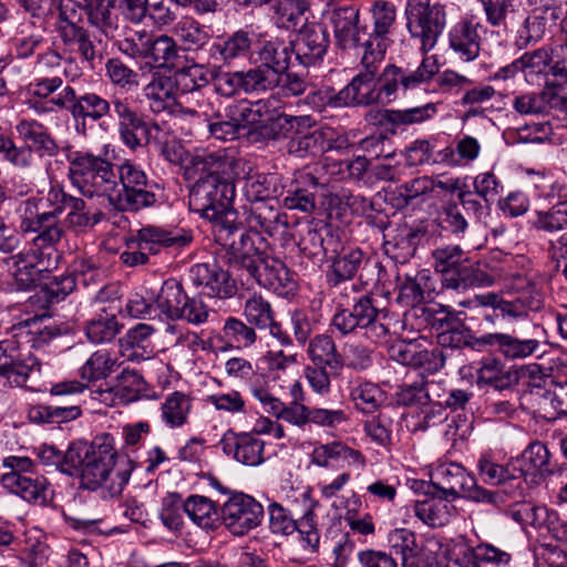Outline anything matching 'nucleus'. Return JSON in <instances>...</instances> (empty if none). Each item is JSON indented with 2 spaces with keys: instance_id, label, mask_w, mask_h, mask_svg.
<instances>
[{
  "instance_id": "0e129e2a",
  "label": "nucleus",
  "mask_w": 567,
  "mask_h": 567,
  "mask_svg": "<svg viewBox=\"0 0 567 567\" xmlns=\"http://www.w3.org/2000/svg\"><path fill=\"white\" fill-rule=\"evenodd\" d=\"M245 317L250 324L262 329L271 324L274 319L270 303L260 296H254L246 301Z\"/></svg>"
},
{
  "instance_id": "09e8293b",
  "label": "nucleus",
  "mask_w": 567,
  "mask_h": 567,
  "mask_svg": "<svg viewBox=\"0 0 567 567\" xmlns=\"http://www.w3.org/2000/svg\"><path fill=\"white\" fill-rule=\"evenodd\" d=\"M118 365L116 358L110 352L100 350L94 352L81 368V378L86 381L106 379Z\"/></svg>"
},
{
  "instance_id": "f257e3e1",
  "label": "nucleus",
  "mask_w": 567,
  "mask_h": 567,
  "mask_svg": "<svg viewBox=\"0 0 567 567\" xmlns=\"http://www.w3.org/2000/svg\"><path fill=\"white\" fill-rule=\"evenodd\" d=\"M233 156H215V257L229 267L243 268L259 286L278 290L292 282V274L286 265L256 245L259 234L250 235L239 221L233 203L236 196Z\"/></svg>"
},
{
  "instance_id": "603ef678",
  "label": "nucleus",
  "mask_w": 567,
  "mask_h": 567,
  "mask_svg": "<svg viewBox=\"0 0 567 567\" xmlns=\"http://www.w3.org/2000/svg\"><path fill=\"white\" fill-rule=\"evenodd\" d=\"M189 410V399L182 392H174L162 404V417L172 427L181 426L186 422Z\"/></svg>"
},
{
  "instance_id": "7ed1b4c3",
  "label": "nucleus",
  "mask_w": 567,
  "mask_h": 567,
  "mask_svg": "<svg viewBox=\"0 0 567 567\" xmlns=\"http://www.w3.org/2000/svg\"><path fill=\"white\" fill-rule=\"evenodd\" d=\"M69 179L86 197L106 196L118 187L114 165L90 152L75 151L68 155Z\"/></svg>"
},
{
  "instance_id": "72a5a7b5",
  "label": "nucleus",
  "mask_w": 567,
  "mask_h": 567,
  "mask_svg": "<svg viewBox=\"0 0 567 567\" xmlns=\"http://www.w3.org/2000/svg\"><path fill=\"white\" fill-rule=\"evenodd\" d=\"M156 306L168 319L176 320L183 317V309L187 305V296L183 286L175 279L164 281L157 297Z\"/></svg>"
},
{
  "instance_id": "6e6d98bb",
  "label": "nucleus",
  "mask_w": 567,
  "mask_h": 567,
  "mask_svg": "<svg viewBox=\"0 0 567 567\" xmlns=\"http://www.w3.org/2000/svg\"><path fill=\"white\" fill-rule=\"evenodd\" d=\"M277 203L255 199L251 205L250 218L254 226L259 227L268 235H271L276 229L279 219V213L275 206Z\"/></svg>"
},
{
  "instance_id": "a19ab883",
  "label": "nucleus",
  "mask_w": 567,
  "mask_h": 567,
  "mask_svg": "<svg viewBox=\"0 0 567 567\" xmlns=\"http://www.w3.org/2000/svg\"><path fill=\"white\" fill-rule=\"evenodd\" d=\"M308 353L315 365H327L339 370L343 365L342 355L338 352L333 339L328 334H318L309 342Z\"/></svg>"
},
{
  "instance_id": "dca6fc26",
  "label": "nucleus",
  "mask_w": 567,
  "mask_h": 567,
  "mask_svg": "<svg viewBox=\"0 0 567 567\" xmlns=\"http://www.w3.org/2000/svg\"><path fill=\"white\" fill-rule=\"evenodd\" d=\"M255 113L244 101L234 97L215 96V138L233 141L240 127L254 123L249 117Z\"/></svg>"
},
{
  "instance_id": "052dcab7",
  "label": "nucleus",
  "mask_w": 567,
  "mask_h": 567,
  "mask_svg": "<svg viewBox=\"0 0 567 567\" xmlns=\"http://www.w3.org/2000/svg\"><path fill=\"white\" fill-rule=\"evenodd\" d=\"M152 35L145 30H131L117 40V48L131 58H147Z\"/></svg>"
},
{
  "instance_id": "69168bd1",
  "label": "nucleus",
  "mask_w": 567,
  "mask_h": 567,
  "mask_svg": "<svg viewBox=\"0 0 567 567\" xmlns=\"http://www.w3.org/2000/svg\"><path fill=\"white\" fill-rule=\"evenodd\" d=\"M533 224L537 229L550 233L565 228L567 226V202L556 204L548 212H538Z\"/></svg>"
},
{
  "instance_id": "bb28decb",
  "label": "nucleus",
  "mask_w": 567,
  "mask_h": 567,
  "mask_svg": "<svg viewBox=\"0 0 567 567\" xmlns=\"http://www.w3.org/2000/svg\"><path fill=\"white\" fill-rule=\"evenodd\" d=\"M16 130L20 137L30 144L32 151L40 152L41 155L55 156L59 153V146L55 140L48 132V128L35 120H21Z\"/></svg>"
},
{
  "instance_id": "864d4df0",
  "label": "nucleus",
  "mask_w": 567,
  "mask_h": 567,
  "mask_svg": "<svg viewBox=\"0 0 567 567\" xmlns=\"http://www.w3.org/2000/svg\"><path fill=\"white\" fill-rule=\"evenodd\" d=\"M122 326L113 315L92 319L85 327L87 338L94 343L110 342L120 332Z\"/></svg>"
},
{
  "instance_id": "e433bc0d",
  "label": "nucleus",
  "mask_w": 567,
  "mask_h": 567,
  "mask_svg": "<svg viewBox=\"0 0 567 567\" xmlns=\"http://www.w3.org/2000/svg\"><path fill=\"white\" fill-rule=\"evenodd\" d=\"M437 344L442 348H451L461 350L470 348L472 350L481 351L487 347V334L476 338L472 334L471 329L461 320V326L447 329L446 331L439 332L436 336Z\"/></svg>"
},
{
  "instance_id": "393cba45",
  "label": "nucleus",
  "mask_w": 567,
  "mask_h": 567,
  "mask_svg": "<svg viewBox=\"0 0 567 567\" xmlns=\"http://www.w3.org/2000/svg\"><path fill=\"white\" fill-rule=\"evenodd\" d=\"M518 380L519 371L512 368L506 369L496 358L484 359L477 370V384L491 386L497 391L511 389L518 383Z\"/></svg>"
},
{
  "instance_id": "49530a36",
  "label": "nucleus",
  "mask_w": 567,
  "mask_h": 567,
  "mask_svg": "<svg viewBox=\"0 0 567 567\" xmlns=\"http://www.w3.org/2000/svg\"><path fill=\"white\" fill-rule=\"evenodd\" d=\"M121 142L130 150L135 151L150 143V125L140 114L117 126Z\"/></svg>"
},
{
  "instance_id": "ddd939ff",
  "label": "nucleus",
  "mask_w": 567,
  "mask_h": 567,
  "mask_svg": "<svg viewBox=\"0 0 567 567\" xmlns=\"http://www.w3.org/2000/svg\"><path fill=\"white\" fill-rule=\"evenodd\" d=\"M53 250L33 246L27 251L12 255L4 259L8 269L14 278V286L19 290H30L54 266L51 260Z\"/></svg>"
},
{
  "instance_id": "473e14b6",
  "label": "nucleus",
  "mask_w": 567,
  "mask_h": 567,
  "mask_svg": "<svg viewBox=\"0 0 567 567\" xmlns=\"http://www.w3.org/2000/svg\"><path fill=\"white\" fill-rule=\"evenodd\" d=\"M480 35L468 21H461L450 32V45L465 61L474 60L480 53Z\"/></svg>"
},
{
  "instance_id": "ea45409f",
  "label": "nucleus",
  "mask_w": 567,
  "mask_h": 567,
  "mask_svg": "<svg viewBox=\"0 0 567 567\" xmlns=\"http://www.w3.org/2000/svg\"><path fill=\"white\" fill-rule=\"evenodd\" d=\"M364 260V252L360 248L341 251L331 260L329 284L336 286L342 281L352 279L361 268Z\"/></svg>"
},
{
  "instance_id": "c85d7f7f",
  "label": "nucleus",
  "mask_w": 567,
  "mask_h": 567,
  "mask_svg": "<svg viewBox=\"0 0 567 567\" xmlns=\"http://www.w3.org/2000/svg\"><path fill=\"white\" fill-rule=\"evenodd\" d=\"M59 39L61 40L64 51L70 53L78 52L81 58L87 62H92L96 56V50L90 33L81 23L69 27H56Z\"/></svg>"
},
{
  "instance_id": "4d7b16f0",
  "label": "nucleus",
  "mask_w": 567,
  "mask_h": 567,
  "mask_svg": "<svg viewBox=\"0 0 567 567\" xmlns=\"http://www.w3.org/2000/svg\"><path fill=\"white\" fill-rule=\"evenodd\" d=\"M219 340L225 342V346L220 347L219 350L225 351L233 348L234 343L240 340H244L246 344H252L256 341V332L239 319L228 318L219 334Z\"/></svg>"
},
{
  "instance_id": "a211bd4d",
  "label": "nucleus",
  "mask_w": 567,
  "mask_h": 567,
  "mask_svg": "<svg viewBox=\"0 0 567 567\" xmlns=\"http://www.w3.org/2000/svg\"><path fill=\"white\" fill-rule=\"evenodd\" d=\"M291 42L295 60L303 69H307L323 60L330 44V38L327 28L322 23L312 22L305 24Z\"/></svg>"
},
{
  "instance_id": "c03bdc74",
  "label": "nucleus",
  "mask_w": 567,
  "mask_h": 567,
  "mask_svg": "<svg viewBox=\"0 0 567 567\" xmlns=\"http://www.w3.org/2000/svg\"><path fill=\"white\" fill-rule=\"evenodd\" d=\"M146 59H151L157 69H174L179 59L178 48L175 41L167 35L152 38Z\"/></svg>"
},
{
  "instance_id": "2f4dec72",
  "label": "nucleus",
  "mask_w": 567,
  "mask_h": 567,
  "mask_svg": "<svg viewBox=\"0 0 567 567\" xmlns=\"http://www.w3.org/2000/svg\"><path fill=\"white\" fill-rule=\"evenodd\" d=\"M549 456L546 445L535 441L525 449L520 458L517 460L519 466L514 467V470L519 472V478L527 474L545 477L553 474V468L549 466Z\"/></svg>"
},
{
  "instance_id": "f3484780",
  "label": "nucleus",
  "mask_w": 567,
  "mask_h": 567,
  "mask_svg": "<svg viewBox=\"0 0 567 567\" xmlns=\"http://www.w3.org/2000/svg\"><path fill=\"white\" fill-rule=\"evenodd\" d=\"M41 363L30 351L22 352L14 340L0 341V375L24 386L28 378L39 373Z\"/></svg>"
},
{
  "instance_id": "6ab92c4d",
  "label": "nucleus",
  "mask_w": 567,
  "mask_h": 567,
  "mask_svg": "<svg viewBox=\"0 0 567 567\" xmlns=\"http://www.w3.org/2000/svg\"><path fill=\"white\" fill-rule=\"evenodd\" d=\"M268 102H257L255 104V113L258 114L261 122V134L271 140H279L281 137H290L299 127H306L309 122L308 116H291L277 110H269Z\"/></svg>"
},
{
  "instance_id": "7c9ffc66",
  "label": "nucleus",
  "mask_w": 567,
  "mask_h": 567,
  "mask_svg": "<svg viewBox=\"0 0 567 567\" xmlns=\"http://www.w3.org/2000/svg\"><path fill=\"white\" fill-rule=\"evenodd\" d=\"M509 553L488 544L480 543L463 555L464 567H509Z\"/></svg>"
},
{
  "instance_id": "f8f14e48",
  "label": "nucleus",
  "mask_w": 567,
  "mask_h": 567,
  "mask_svg": "<svg viewBox=\"0 0 567 567\" xmlns=\"http://www.w3.org/2000/svg\"><path fill=\"white\" fill-rule=\"evenodd\" d=\"M262 518V505L244 493H234L219 508L221 524L235 536L246 535L258 527Z\"/></svg>"
},
{
  "instance_id": "774afa93",
  "label": "nucleus",
  "mask_w": 567,
  "mask_h": 567,
  "mask_svg": "<svg viewBox=\"0 0 567 567\" xmlns=\"http://www.w3.org/2000/svg\"><path fill=\"white\" fill-rule=\"evenodd\" d=\"M352 399L357 409L364 413H372L384 401V393L379 386L365 383L352 392Z\"/></svg>"
},
{
  "instance_id": "13d9d810",
  "label": "nucleus",
  "mask_w": 567,
  "mask_h": 567,
  "mask_svg": "<svg viewBox=\"0 0 567 567\" xmlns=\"http://www.w3.org/2000/svg\"><path fill=\"white\" fill-rule=\"evenodd\" d=\"M250 45L251 39L248 32L239 30L226 40H223V42L215 43V49L218 50L219 56L224 63H230L233 59L248 52Z\"/></svg>"
},
{
  "instance_id": "5701e85b",
  "label": "nucleus",
  "mask_w": 567,
  "mask_h": 567,
  "mask_svg": "<svg viewBox=\"0 0 567 567\" xmlns=\"http://www.w3.org/2000/svg\"><path fill=\"white\" fill-rule=\"evenodd\" d=\"M494 276L486 269V265L472 264L465 259L457 269L445 275L443 287L449 289H467L472 287H485L494 284Z\"/></svg>"
},
{
  "instance_id": "338daca9",
  "label": "nucleus",
  "mask_w": 567,
  "mask_h": 567,
  "mask_svg": "<svg viewBox=\"0 0 567 567\" xmlns=\"http://www.w3.org/2000/svg\"><path fill=\"white\" fill-rule=\"evenodd\" d=\"M523 74L526 81L534 75L544 74L551 62V54L546 48L525 52L520 58Z\"/></svg>"
},
{
  "instance_id": "423d86ee",
  "label": "nucleus",
  "mask_w": 567,
  "mask_h": 567,
  "mask_svg": "<svg viewBox=\"0 0 567 567\" xmlns=\"http://www.w3.org/2000/svg\"><path fill=\"white\" fill-rule=\"evenodd\" d=\"M184 177L193 182L188 196L190 212L202 218L212 220L213 209V153L206 148H196L187 164L184 165Z\"/></svg>"
},
{
  "instance_id": "680f3d73",
  "label": "nucleus",
  "mask_w": 567,
  "mask_h": 567,
  "mask_svg": "<svg viewBox=\"0 0 567 567\" xmlns=\"http://www.w3.org/2000/svg\"><path fill=\"white\" fill-rule=\"evenodd\" d=\"M326 225L327 223L318 220L308 224L307 227L303 229L298 241V247L305 256L311 259L321 256L319 239L321 240L320 236H326Z\"/></svg>"
},
{
  "instance_id": "bf43d9fd",
  "label": "nucleus",
  "mask_w": 567,
  "mask_h": 567,
  "mask_svg": "<svg viewBox=\"0 0 567 567\" xmlns=\"http://www.w3.org/2000/svg\"><path fill=\"white\" fill-rule=\"evenodd\" d=\"M284 97H296L302 95L308 89L307 73L288 71L277 74L275 78L274 90Z\"/></svg>"
},
{
  "instance_id": "a18cd8bd",
  "label": "nucleus",
  "mask_w": 567,
  "mask_h": 567,
  "mask_svg": "<svg viewBox=\"0 0 567 567\" xmlns=\"http://www.w3.org/2000/svg\"><path fill=\"white\" fill-rule=\"evenodd\" d=\"M240 89L245 93H260L274 90L275 72L269 71L264 64H259L246 72H236Z\"/></svg>"
},
{
  "instance_id": "1a4fd4ad",
  "label": "nucleus",
  "mask_w": 567,
  "mask_h": 567,
  "mask_svg": "<svg viewBox=\"0 0 567 567\" xmlns=\"http://www.w3.org/2000/svg\"><path fill=\"white\" fill-rule=\"evenodd\" d=\"M507 299L498 298L496 295H488L489 303L494 312L499 310L503 317L520 318L536 312L544 307V292L539 282L523 275H515L511 284Z\"/></svg>"
},
{
  "instance_id": "4468645a",
  "label": "nucleus",
  "mask_w": 567,
  "mask_h": 567,
  "mask_svg": "<svg viewBox=\"0 0 567 567\" xmlns=\"http://www.w3.org/2000/svg\"><path fill=\"white\" fill-rule=\"evenodd\" d=\"M371 24L362 25L364 53L372 59H383L388 49V35L395 20L396 9L392 2L378 0L370 8Z\"/></svg>"
},
{
  "instance_id": "58836bf2",
  "label": "nucleus",
  "mask_w": 567,
  "mask_h": 567,
  "mask_svg": "<svg viewBox=\"0 0 567 567\" xmlns=\"http://www.w3.org/2000/svg\"><path fill=\"white\" fill-rule=\"evenodd\" d=\"M146 390V383L143 377L136 371L124 369L115 379V383L110 385L104 392L114 394L118 403L127 404L141 398Z\"/></svg>"
},
{
  "instance_id": "de8ad7c7",
  "label": "nucleus",
  "mask_w": 567,
  "mask_h": 567,
  "mask_svg": "<svg viewBox=\"0 0 567 567\" xmlns=\"http://www.w3.org/2000/svg\"><path fill=\"white\" fill-rule=\"evenodd\" d=\"M307 177L312 184L310 188H303L297 185L295 188L289 189L284 196L282 205L287 209L299 210L307 214H311L316 210V195L319 184L312 175L308 174Z\"/></svg>"
},
{
  "instance_id": "b1692460",
  "label": "nucleus",
  "mask_w": 567,
  "mask_h": 567,
  "mask_svg": "<svg viewBox=\"0 0 567 567\" xmlns=\"http://www.w3.org/2000/svg\"><path fill=\"white\" fill-rule=\"evenodd\" d=\"M258 60L261 64L275 72V75L284 73L293 66L292 55H295L293 44L281 38L275 37L261 43L257 51Z\"/></svg>"
},
{
  "instance_id": "412c9836",
  "label": "nucleus",
  "mask_w": 567,
  "mask_h": 567,
  "mask_svg": "<svg viewBox=\"0 0 567 567\" xmlns=\"http://www.w3.org/2000/svg\"><path fill=\"white\" fill-rule=\"evenodd\" d=\"M144 95L154 113H173L178 105L177 93L171 75L155 72L144 87Z\"/></svg>"
},
{
  "instance_id": "f704fd0d",
  "label": "nucleus",
  "mask_w": 567,
  "mask_h": 567,
  "mask_svg": "<svg viewBox=\"0 0 567 567\" xmlns=\"http://www.w3.org/2000/svg\"><path fill=\"white\" fill-rule=\"evenodd\" d=\"M186 236H174L171 231L156 226H146L137 231V247L151 255L159 252L162 247L185 246L189 243Z\"/></svg>"
},
{
  "instance_id": "5fc2aeb1",
  "label": "nucleus",
  "mask_w": 567,
  "mask_h": 567,
  "mask_svg": "<svg viewBox=\"0 0 567 567\" xmlns=\"http://www.w3.org/2000/svg\"><path fill=\"white\" fill-rule=\"evenodd\" d=\"M183 511L199 527H213V501L200 495H190L183 503Z\"/></svg>"
},
{
  "instance_id": "79ce46f5",
  "label": "nucleus",
  "mask_w": 567,
  "mask_h": 567,
  "mask_svg": "<svg viewBox=\"0 0 567 567\" xmlns=\"http://www.w3.org/2000/svg\"><path fill=\"white\" fill-rule=\"evenodd\" d=\"M486 20L492 27L501 28L506 34L512 28L517 17L518 10L515 4L520 0H481Z\"/></svg>"
},
{
  "instance_id": "2eb2a0df",
  "label": "nucleus",
  "mask_w": 567,
  "mask_h": 567,
  "mask_svg": "<svg viewBox=\"0 0 567 567\" xmlns=\"http://www.w3.org/2000/svg\"><path fill=\"white\" fill-rule=\"evenodd\" d=\"M50 103L59 109L68 110L71 115L78 120H90L99 122L111 112V103L109 100L96 92L85 91L76 94L72 86H65L56 97H52Z\"/></svg>"
},
{
  "instance_id": "f03ea898",
  "label": "nucleus",
  "mask_w": 567,
  "mask_h": 567,
  "mask_svg": "<svg viewBox=\"0 0 567 567\" xmlns=\"http://www.w3.org/2000/svg\"><path fill=\"white\" fill-rule=\"evenodd\" d=\"M117 461L113 437L102 434L92 442L76 441L64 453V468L68 475H79L80 486L96 491L107 481Z\"/></svg>"
},
{
  "instance_id": "0eeeda50",
  "label": "nucleus",
  "mask_w": 567,
  "mask_h": 567,
  "mask_svg": "<svg viewBox=\"0 0 567 567\" xmlns=\"http://www.w3.org/2000/svg\"><path fill=\"white\" fill-rule=\"evenodd\" d=\"M19 228L22 233H33V246L49 250H54L53 246L60 241L63 229L59 226V208L51 210L43 209V200L38 198H28L22 202L20 208Z\"/></svg>"
},
{
  "instance_id": "9d476101",
  "label": "nucleus",
  "mask_w": 567,
  "mask_h": 567,
  "mask_svg": "<svg viewBox=\"0 0 567 567\" xmlns=\"http://www.w3.org/2000/svg\"><path fill=\"white\" fill-rule=\"evenodd\" d=\"M406 27L413 38L421 41L424 53L434 48L442 33L446 17L444 7L430 0H409L406 10Z\"/></svg>"
},
{
  "instance_id": "20e7f679",
  "label": "nucleus",
  "mask_w": 567,
  "mask_h": 567,
  "mask_svg": "<svg viewBox=\"0 0 567 567\" xmlns=\"http://www.w3.org/2000/svg\"><path fill=\"white\" fill-rule=\"evenodd\" d=\"M436 482L432 485L439 489L442 495L440 501H454L463 497L467 501L487 504L493 507H501L505 504L504 491H489L480 486L476 478L466 470L456 463L443 464L436 468Z\"/></svg>"
},
{
  "instance_id": "39448f33",
  "label": "nucleus",
  "mask_w": 567,
  "mask_h": 567,
  "mask_svg": "<svg viewBox=\"0 0 567 567\" xmlns=\"http://www.w3.org/2000/svg\"><path fill=\"white\" fill-rule=\"evenodd\" d=\"M386 317V310L380 309L371 293L361 295L352 305H339L331 320V327L342 336L357 333L360 330L374 332L375 341H382L389 336V328L380 321Z\"/></svg>"
},
{
  "instance_id": "c756f323",
  "label": "nucleus",
  "mask_w": 567,
  "mask_h": 567,
  "mask_svg": "<svg viewBox=\"0 0 567 567\" xmlns=\"http://www.w3.org/2000/svg\"><path fill=\"white\" fill-rule=\"evenodd\" d=\"M84 2L89 23L99 29L106 38L115 39L117 35L116 16L112 12L115 0H84Z\"/></svg>"
},
{
  "instance_id": "aec40b11",
  "label": "nucleus",
  "mask_w": 567,
  "mask_h": 567,
  "mask_svg": "<svg viewBox=\"0 0 567 567\" xmlns=\"http://www.w3.org/2000/svg\"><path fill=\"white\" fill-rule=\"evenodd\" d=\"M330 21L333 25L336 43L340 49L363 48L362 25H358V8L348 6L333 9L330 14Z\"/></svg>"
},
{
  "instance_id": "a878e982",
  "label": "nucleus",
  "mask_w": 567,
  "mask_h": 567,
  "mask_svg": "<svg viewBox=\"0 0 567 567\" xmlns=\"http://www.w3.org/2000/svg\"><path fill=\"white\" fill-rule=\"evenodd\" d=\"M477 470L486 483L504 486L501 491H507L505 502L507 496L513 498L523 496V482L507 467L496 464L489 457L483 455L477 462Z\"/></svg>"
},
{
  "instance_id": "6e6552de",
  "label": "nucleus",
  "mask_w": 567,
  "mask_h": 567,
  "mask_svg": "<svg viewBox=\"0 0 567 567\" xmlns=\"http://www.w3.org/2000/svg\"><path fill=\"white\" fill-rule=\"evenodd\" d=\"M559 7L547 3L534 8L527 14L519 12L506 37L518 50L536 45L550 37L559 19Z\"/></svg>"
},
{
  "instance_id": "8fccbe9b",
  "label": "nucleus",
  "mask_w": 567,
  "mask_h": 567,
  "mask_svg": "<svg viewBox=\"0 0 567 567\" xmlns=\"http://www.w3.org/2000/svg\"><path fill=\"white\" fill-rule=\"evenodd\" d=\"M410 79L409 71L394 64L388 65L379 79H377L378 90L380 91V102H382L383 95L388 101H391V96L398 91L399 84H401L404 90L414 87Z\"/></svg>"
},
{
  "instance_id": "4c0bfd02",
  "label": "nucleus",
  "mask_w": 567,
  "mask_h": 567,
  "mask_svg": "<svg viewBox=\"0 0 567 567\" xmlns=\"http://www.w3.org/2000/svg\"><path fill=\"white\" fill-rule=\"evenodd\" d=\"M287 152L297 158H315L322 154V141L320 128L309 131L306 127H299L295 134L289 137Z\"/></svg>"
},
{
  "instance_id": "e2e57ef3",
  "label": "nucleus",
  "mask_w": 567,
  "mask_h": 567,
  "mask_svg": "<svg viewBox=\"0 0 567 567\" xmlns=\"http://www.w3.org/2000/svg\"><path fill=\"white\" fill-rule=\"evenodd\" d=\"M461 209L471 224L481 223L489 212V199H480L471 190H460L457 194Z\"/></svg>"
},
{
  "instance_id": "4be33fe9",
  "label": "nucleus",
  "mask_w": 567,
  "mask_h": 567,
  "mask_svg": "<svg viewBox=\"0 0 567 567\" xmlns=\"http://www.w3.org/2000/svg\"><path fill=\"white\" fill-rule=\"evenodd\" d=\"M4 488L13 493L27 502L45 504L48 501V481L43 476L33 474L21 476L13 473H4L1 477Z\"/></svg>"
},
{
  "instance_id": "37998d69",
  "label": "nucleus",
  "mask_w": 567,
  "mask_h": 567,
  "mask_svg": "<svg viewBox=\"0 0 567 567\" xmlns=\"http://www.w3.org/2000/svg\"><path fill=\"white\" fill-rule=\"evenodd\" d=\"M436 111V104L434 103L405 110H385L380 113L379 122L384 121L393 126L419 124L433 117Z\"/></svg>"
},
{
  "instance_id": "c9c22d12",
  "label": "nucleus",
  "mask_w": 567,
  "mask_h": 567,
  "mask_svg": "<svg viewBox=\"0 0 567 567\" xmlns=\"http://www.w3.org/2000/svg\"><path fill=\"white\" fill-rule=\"evenodd\" d=\"M110 204L118 212H138L156 203V195L147 187L115 189L109 198Z\"/></svg>"
},
{
  "instance_id": "3c124183",
  "label": "nucleus",
  "mask_w": 567,
  "mask_h": 567,
  "mask_svg": "<svg viewBox=\"0 0 567 567\" xmlns=\"http://www.w3.org/2000/svg\"><path fill=\"white\" fill-rule=\"evenodd\" d=\"M175 35L186 45L187 50H198L208 44L210 35L197 21L183 18L174 28Z\"/></svg>"
},
{
  "instance_id": "9b49d317",
  "label": "nucleus",
  "mask_w": 567,
  "mask_h": 567,
  "mask_svg": "<svg viewBox=\"0 0 567 567\" xmlns=\"http://www.w3.org/2000/svg\"><path fill=\"white\" fill-rule=\"evenodd\" d=\"M383 59H372L363 53L362 65L364 71L357 74L352 81L338 94L330 97L329 103L333 106L370 105L380 103V91L378 90L377 63Z\"/></svg>"
},
{
  "instance_id": "cd10ccee",
  "label": "nucleus",
  "mask_w": 567,
  "mask_h": 567,
  "mask_svg": "<svg viewBox=\"0 0 567 567\" xmlns=\"http://www.w3.org/2000/svg\"><path fill=\"white\" fill-rule=\"evenodd\" d=\"M487 347H497L509 359H523L539 352L540 342L536 339H518L505 333H487Z\"/></svg>"
}]
</instances>
